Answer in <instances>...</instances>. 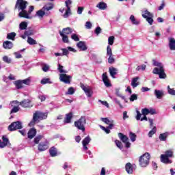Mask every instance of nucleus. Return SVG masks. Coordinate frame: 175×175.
Instances as JSON below:
<instances>
[{
  "label": "nucleus",
  "instance_id": "f03ea898",
  "mask_svg": "<svg viewBox=\"0 0 175 175\" xmlns=\"http://www.w3.org/2000/svg\"><path fill=\"white\" fill-rule=\"evenodd\" d=\"M49 116V112H42L40 111H36L33 114V119L29 122V126H33L36 122H39L43 120H46Z\"/></svg>",
  "mask_w": 175,
  "mask_h": 175
},
{
  "label": "nucleus",
  "instance_id": "c9c22d12",
  "mask_svg": "<svg viewBox=\"0 0 175 175\" xmlns=\"http://www.w3.org/2000/svg\"><path fill=\"white\" fill-rule=\"evenodd\" d=\"M27 27H28V23H27V22H22L19 25V29H21V31L27 29Z\"/></svg>",
  "mask_w": 175,
  "mask_h": 175
},
{
  "label": "nucleus",
  "instance_id": "603ef678",
  "mask_svg": "<svg viewBox=\"0 0 175 175\" xmlns=\"http://www.w3.org/2000/svg\"><path fill=\"white\" fill-rule=\"evenodd\" d=\"M153 17L154 16H149L148 18H145L148 24H150V25H152L154 23V19H152Z\"/></svg>",
  "mask_w": 175,
  "mask_h": 175
},
{
  "label": "nucleus",
  "instance_id": "a19ab883",
  "mask_svg": "<svg viewBox=\"0 0 175 175\" xmlns=\"http://www.w3.org/2000/svg\"><path fill=\"white\" fill-rule=\"evenodd\" d=\"M76 92V90L73 88V87H70L68 89V91L66 92V95H73L75 92Z\"/></svg>",
  "mask_w": 175,
  "mask_h": 175
},
{
  "label": "nucleus",
  "instance_id": "2eb2a0df",
  "mask_svg": "<svg viewBox=\"0 0 175 175\" xmlns=\"http://www.w3.org/2000/svg\"><path fill=\"white\" fill-rule=\"evenodd\" d=\"M102 79L105 87H111V83H110L109 77H107V72H104L103 74Z\"/></svg>",
  "mask_w": 175,
  "mask_h": 175
},
{
  "label": "nucleus",
  "instance_id": "6e6d98bb",
  "mask_svg": "<svg viewBox=\"0 0 175 175\" xmlns=\"http://www.w3.org/2000/svg\"><path fill=\"white\" fill-rule=\"evenodd\" d=\"M70 14V8H67V10H66L65 14L63 15V17L64 18H68L69 17V15Z\"/></svg>",
  "mask_w": 175,
  "mask_h": 175
},
{
  "label": "nucleus",
  "instance_id": "6e6552de",
  "mask_svg": "<svg viewBox=\"0 0 175 175\" xmlns=\"http://www.w3.org/2000/svg\"><path fill=\"white\" fill-rule=\"evenodd\" d=\"M21 128H23V124L21 123V122L17 121L12 123L8 126V130L13 131H16V129H21Z\"/></svg>",
  "mask_w": 175,
  "mask_h": 175
},
{
  "label": "nucleus",
  "instance_id": "9d476101",
  "mask_svg": "<svg viewBox=\"0 0 175 175\" xmlns=\"http://www.w3.org/2000/svg\"><path fill=\"white\" fill-rule=\"evenodd\" d=\"M81 88L84 91L85 94H86L88 98H91L92 96V88L88 85H85L84 84H81Z\"/></svg>",
  "mask_w": 175,
  "mask_h": 175
},
{
  "label": "nucleus",
  "instance_id": "dca6fc26",
  "mask_svg": "<svg viewBox=\"0 0 175 175\" xmlns=\"http://www.w3.org/2000/svg\"><path fill=\"white\" fill-rule=\"evenodd\" d=\"M168 46L171 51H175V39L174 38H168Z\"/></svg>",
  "mask_w": 175,
  "mask_h": 175
},
{
  "label": "nucleus",
  "instance_id": "0eeeda50",
  "mask_svg": "<svg viewBox=\"0 0 175 175\" xmlns=\"http://www.w3.org/2000/svg\"><path fill=\"white\" fill-rule=\"evenodd\" d=\"M172 157H173V151L167 150L165 154L161 155V161L163 163H172V160L169 159Z\"/></svg>",
  "mask_w": 175,
  "mask_h": 175
},
{
  "label": "nucleus",
  "instance_id": "de8ad7c7",
  "mask_svg": "<svg viewBox=\"0 0 175 175\" xmlns=\"http://www.w3.org/2000/svg\"><path fill=\"white\" fill-rule=\"evenodd\" d=\"M43 139V136L42 135H38L34 138V143L35 144H38L40 140Z\"/></svg>",
  "mask_w": 175,
  "mask_h": 175
},
{
  "label": "nucleus",
  "instance_id": "774afa93",
  "mask_svg": "<svg viewBox=\"0 0 175 175\" xmlns=\"http://www.w3.org/2000/svg\"><path fill=\"white\" fill-rule=\"evenodd\" d=\"M33 9H34L33 6H32V5L29 6V10L27 11L28 16H31L30 14H31V13H32V12H33Z\"/></svg>",
  "mask_w": 175,
  "mask_h": 175
},
{
  "label": "nucleus",
  "instance_id": "a211bd4d",
  "mask_svg": "<svg viewBox=\"0 0 175 175\" xmlns=\"http://www.w3.org/2000/svg\"><path fill=\"white\" fill-rule=\"evenodd\" d=\"M77 47H78V49H79V50L81 51H85V50H87V49H88L87 47V45L85 44V42H84L83 41L79 42L77 44Z\"/></svg>",
  "mask_w": 175,
  "mask_h": 175
},
{
  "label": "nucleus",
  "instance_id": "b1692460",
  "mask_svg": "<svg viewBox=\"0 0 175 175\" xmlns=\"http://www.w3.org/2000/svg\"><path fill=\"white\" fill-rule=\"evenodd\" d=\"M142 16L144 18H148V17H154V15L147 10H143L142 12Z\"/></svg>",
  "mask_w": 175,
  "mask_h": 175
},
{
  "label": "nucleus",
  "instance_id": "4be33fe9",
  "mask_svg": "<svg viewBox=\"0 0 175 175\" xmlns=\"http://www.w3.org/2000/svg\"><path fill=\"white\" fill-rule=\"evenodd\" d=\"M3 46L5 50H10V49H13V42L10 41H5L3 43Z\"/></svg>",
  "mask_w": 175,
  "mask_h": 175
},
{
  "label": "nucleus",
  "instance_id": "58836bf2",
  "mask_svg": "<svg viewBox=\"0 0 175 175\" xmlns=\"http://www.w3.org/2000/svg\"><path fill=\"white\" fill-rule=\"evenodd\" d=\"M51 157H56L57 156V149L55 148L52 147L49 150Z\"/></svg>",
  "mask_w": 175,
  "mask_h": 175
},
{
  "label": "nucleus",
  "instance_id": "ea45409f",
  "mask_svg": "<svg viewBox=\"0 0 175 175\" xmlns=\"http://www.w3.org/2000/svg\"><path fill=\"white\" fill-rule=\"evenodd\" d=\"M27 43L29 44L30 45L38 44V42H36V40H35L33 38L31 37L27 38Z\"/></svg>",
  "mask_w": 175,
  "mask_h": 175
},
{
  "label": "nucleus",
  "instance_id": "3c124183",
  "mask_svg": "<svg viewBox=\"0 0 175 175\" xmlns=\"http://www.w3.org/2000/svg\"><path fill=\"white\" fill-rule=\"evenodd\" d=\"M129 137L131 140V142H135L136 141V135L132 132L129 133Z\"/></svg>",
  "mask_w": 175,
  "mask_h": 175
},
{
  "label": "nucleus",
  "instance_id": "a18cd8bd",
  "mask_svg": "<svg viewBox=\"0 0 175 175\" xmlns=\"http://www.w3.org/2000/svg\"><path fill=\"white\" fill-rule=\"evenodd\" d=\"M71 39H72V40H75V42L80 41V38H79V36L76 33H72L71 35Z\"/></svg>",
  "mask_w": 175,
  "mask_h": 175
},
{
  "label": "nucleus",
  "instance_id": "37998d69",
  "mask_svg": "<svg viewBox=\"0 0 175 175\" xmlns=\"http://www.w3.org/2000/svg\"><path fill=\"white\" fill-rule=\"evenodd\" d=\"M167 92L170 95H172L173 96H175V90L174 88H171L170 85L167 86Z\"/></svg>",
  "mask_w": 175,
  "mask_h": 175
},
{
  "label": "nucleus",
  "instance_id": "4468645a",
  "mask_svg": "<svg viewBox=\"0 0 175 175\" xmlns=\"http://www.w3.org/2000/svg\"><path fill=\"white\" fill-rule=\"evenodd\" d=\"M49 148V142L45 139L43 142H40L38 145L39 151H45Z\"/></svg>",
  "mask_w": 175,
  "mask_h": 175
},
{
  "label": "nucleus",
  "instance_id": "0e129e2a",
  "mask_svg": "<svg viewBox=\"0 0 175 175\" xmlns=\"http://www.w3.org/2000/svg\"><path fill=\"white\" fill-rule=\"evenodd\" d=\"M85 28L87 29H91V28H92V23H91L90 21L86 22Z\"/></svg>",
  "mask_w": 175,
  "mask_h": 175
},
{
  "label": "nucleus",
  "instance_id": "412c9836",
  "mask_svg": "<svg viewBox=\"0 0 175 175\" xmlns=\"http://www.w3.org/2000/svg\"><path fill=\"white\" fill-rule=\"evenodd\" d=\"M109 75L112 79H116V75H117V72L118 70L114 67H110L109 69Z\"/></svg>",
  "mask_w": 175,
  "mask_h": 175
},
{
  "label": "nucleus",
  "instance_id": "338daca9",
  "mask_svg": "<svg viewBox=\"0 0 175 175\" xmlns=\"http://www.w3.org/2000/svg\"><path fill=\"white\" fill-rule=\"evenodd\" d=\"M100 128L103 129V131H105L106 133H110V130L109 129V127H105L103 126H100Z\"/></svg>",
  "mask_w": 175,
  "mask_h": 175
},
{
  "label": "nucleus",
  "instance_id": "cd10ccee",
  "mask_svg": "<svg viewBox=\"0 0 175 175\" xmlns=\"http://www.w3.org/2000/svg\"><path fill=\"white\" fill-rule=\"evenodd\" d=\"M32 35H33V31L29 29V30H26L25 31L24 35H21V38H22V39H25L27 38V36L29 37Z\"/></svg>",
  "mask_w": 175,
  "mask_h": 175
},
{
  "label": "nucleus",
  "instance_id": "79ce46f5",
  "mask_svg": "<svg viewBox=\"0 0 175 175\" xmlns=\"http://www.w3.org/2000/svg\"><path fill=\"white\" fill-rule=\"evenodd\" d=\"M156 133H157V127H156V126H154V127L152 128V129L150 131H149V133H148V136L149 137H152V135H155Z\"/></svg>",
  "mask_w": 175,
  "mask_h": 175
},
{
  "label": "nucleus",
  "instance_id": "f3484780",
  "mask_svg": "<svg viewBox=\"0 0 175 175\" xmlns=\"http://www.w3.org/2000/svg\"><path fill=\"white\" fill-rule=\"evenodd\" d=\"M90 142H91V138L90 137V136L86 137L82 141L83 150H85V151H87V150H88V147H87V146H88V144H90Z\"/></svg>",
  "mask_w": 175,
  "mask_h": 175
},
{
  "label": "nucleus",
  "instance_id": "09e8293b",
  "mask_svg": "<svg viewBox=\"0 0 175 175\" xmlns=\"http://www.w3.org/2000/svg\"><path fill=\"white\" fill-rule=\"evenodd\" d=\"M21 81H22L23 85H24V84H25V85H29V84H31V79H29V78L21 80Z\"/></svg>",
  "mask_w": 175,
  "mask_h": 175
},
{
  "label": "nucleus",
  "instance_id": "423d86ee",
  "mask_svg": "<svg viewBox=\"0 0 175 175\" xmlns=\"http://www.w3.org/2000/svg\"><path fill=\"white\" fill-rule=\"evenodd\" d=\"M87 123V120L85 119V116H81L79 120L75 122V126L77 128V129H79V131H82V132H84L85 131V127H84V125Z\"/></svg>",
  "mask_w": 175,
  "mask_h": 175
},
{
  "label": "nucleus",
  "instance_id": "4c0bfd02",
  "mask_svg": "<svg viewBox=\"0 0 175 175\" xmlns=\"http://www.w3.org/2000/svg\"><path fill=\"white\" fill-rule=\"evenodd\" d=\"M101 121H103V122H105V124H107V125H109V124H111V122H114V120H109L107 118H100Z\"/></svg>",
  "mask_w": 175,
  "mask_h": 175
},
{
  "label": "nucleus",
  "instance_id": "9b49d317",
  "mask_svg": "<svg viewBox=\"0 0 175 175\" xmlns=\"http://www.w3.org/2000/svg\"><path fill=\"white\" fill-rule=\"evenodd\" d=\"M118 137L120 140L126 144V148H129L131 147V142H128L129 139L128 137L126 135H124V134L119 133H118Z\"/></svg>",
  "mask_w": 175,
  "mask_h": 175
},
{
  "label": "nucleus",
  "instance_id": "473e14b6",
  "mask_svg": "<svg viewBox=\"0 0 175 175\" xmlns=\"http://www.w3.org/2000/svg\"><path fill=\"white\" fill-rule=\"evenodd\" d=\"M129 20L133 24V25H139V24H140V21L136 20V18H135V16L133 15H131Z\"/></svg>",
  "mask_w": 175,
  "mask_h": 175
},
{
  "label": "nucleus",
  "instance_id": "1a4fd4ad",
  "mask_svg": "<svg viewBox=\"0 0 175 175\" xmlns=\"http://www.w3.org/2000/svg\"><path fill=\"white\" fill-rule=\"evenodd\" d=\"M59 80L65 84H70V80H72V76L66 74L59 75Z\"/></svg>",
  "mask_w": 175,
  "mask_h": 175
},
{
  "label": "nucleus",
  "instance_id": "bf43d9fd",
  "mask_svg": "<svg viewBox=\"0 0 175 175\" xmlns=\"http://www.w3.org/2000/svg\"><path fill=\"white\" fill-rule=\"evenodd\" d=\"M115 143H116L117 147H118V148H120V150H122V143L120 141H119V140H116V141H115Z\"/></svg>",
  "mask_w": 175,
  "mask_h": 175
},
{
  "label": "nucleus",
  "instance_id": "72a5a7b5",
  "mask_svg": "<svg viewBox=\"0 0 175 175\" xmlns=\"http://www.w3.org/2000/svg\"><path fill=\"white\" fill-rule=\"evenodd\" d=\"M139 80V77H135L133 78L132 81H131V85L133 88H136L139 85V83H137V81Z\"/></svg>",
  "mask_w": 175,
  "mask_h": 175
},
{
  "label": "nucleus",
  "instance_id": "4d7b16f0",
  "mask_svg": "<svg viewBox=\"0 0 175 175\" xmlns=\"http://www.w3.org/2000/svg\"><path fill=\"white\" fill-rule=\"evenodd\" d=\"M146 64H142L141 66H138L136 68V70L140 71V70H146Z\"/></svg>",
  "mask_w": 175,
  "mask_h": 175
},
{
  "label": "nucleus",
  "instance_id": "aec40b11",
  "mask_svg": "<svg viewBox=\"0 0 175 175\" xmlns=\"http://www.w3.org/2000/svg\"><path fill=\"white\" fill-rule=\"evenodd\" d=\"M72 32H73V29L70 27H66V28H64L62 31H59V33L61 34L62 33L66 36V35H70Z\"/></svg>",
  "mask_w": 175,
  "mask_h": 175
},
{
  "label": "nucleus",
  "instance_id": "bb28decb",
  "mask_svg": "<svg viewBox=\"0 0 175 175\" xmlns=\"http://www.w3.org/2000/svg\"><path fill=\"white\" fill-rule=\"evenodd\" d=\"M36 136V129H31L28 132V138L29 139H33Z\"/></svg>",
  "mask_w": 175,
  "mask_h": 175
},
{
  "label": "nucleus",
  "instance_id": "e2e57ef3",
  "mask_svg": "<svg viewBox=\"0 0 175 175\" xmlns=\"http://www.w3.org/2000/svg\"><path fill=\"white\" fill-rule=\"evenodd\" d=\"M49 69H50V66L47 64H43L42 70L43 72H49Z\"/></svg>",
  "mask_w": 175,
  "mask_h": 175
},
{
  "label": "nucleus",
  "instance_id": "39448f33",
  "mask_svg": "<svg viewBox=\"0 0 175 175\" xmlns=\"http://www.w3.org/2000/svg\"><path fill=\"white\" fill-rule=\"evenodd\" d=\"M139 163L142 167H146L150 163V154L146 152L142 155L139 159Z\"/></svg>",
  "mask_w": 175,
  "mask_h": 175
},
{
  "label": "nucleus",
  "instance_id": "f257e3e1",
  "mask_svg": "<svg viewBox=\"0 0 175 175\" xmlns=\"http://www.w3.org/2000/svg\"><path fill=\"white\" fill-rule=\"evenodd\" d=\"M28 5V2L24 0H17L15 8L18 9V11L21 12L18 14L19 17H23L24 18H32V16H28V13L27 12V6Z\"/></svg>",
  "mask_w": 175,
  "mask_h": 175
},
{
  "label": "nucleus",
  "instance_id": "49530a36",
  "mask_svg": "<svg viewBox=\"0 0 175 175\" xmlns=\"http://www.w3.org/2000/svg\"><path fill=\"white\" fill-rule=\"evenodd\" d=\"M107 55L109 57L110 55H113V51L111 50V47L110 45L107 46Z\"/></svg>",
  "mask_w": 175,
  "mask_h": 175
},
{
  "label": "nucleus",
  "instance_id": "f8f14e48",
  "mask_svg": "<svg viewBox=\"0 0 175 175\" xmlns=\"http://www.w3.org/2000/svg\"><path fill=\"white\" fill-rule=\"evenodd\" d=\"M2 140L3 142L0 140V148H5L6 146H11L10 142H9V139L6 137V136L3 135L2 137Z\"/></svg>",
  "mask_w": 175,
  "mask_h": 175
},
{
  "label": "nucleus",
  "instance_id": "c756f323",
  "mask_svg": "<svg viewBox=\"0 0 175 175\" xmlns=\"http://www.w3.org/2000/svg\"><path fill=\"white\" fill-rule=\"evenodd\" d=\"M96 8L100 9V10H105V9H107V4H106V3L105 2L101 1L96 5Z\"/></svg>",
  "mask_w": 175,
  "mask_h": 175
},
{
  "label": "nucleus",
  "instance_id": "5fc2aeb1",
  "mask_svg": "<svg viewBox=\"0 0 175 175\" xmlns=\"http://www.w3.org/2000/svg\"><path fill=\"white\" fill-rule=\"evenodd\" d=\"M142 113L143 116H147L148 114H150V109L147 108L142 109Z\"/></svg>",
  "mask_w": 175,
  "mask_h": 175
},
{
  "label": "nucleus",
  "instance_id": "69168bd1",
  "mask_svg": "<svg viewBox=\"0 0 175 175\" xmlns=\"http://www.w3.org/2000/svg\"><path fill=\"white\" fill-rule=\"evenodd\" d=\"M96 35H99L102 32V29L100 27H97L94 31Z\"/></svg>",
  "mask_w": 175,
  "mask_h": 175
},
{
  "label": "nucleus",
  "instance_id": "c85d7f7f",
  "mask_svg": "<svg viewBox=\"0 0 175 175\" xmlns=\"http://www.w3.org/2000/svg\"><path fill=\"white\" fill-rule=\"evenodd\" d=\"M167 136H169V132H165L164 133L160 134L159 139L161 142H166V139H167Z\"/></svg>",
  "mask_w": 175,
  "mask_h": 175
},
{
  "label": "nucleus",
  "instance_id": "7ed1b4c3",
  "mask_svg": "<svg viewBox=\"0 0 175 175\" xmlns=\"http://www.w3.org/2000/svg\"><path fill=\"white\" fill-rule=\"evenodd\" d=\"M153 65L157 67L153 69L152 73H154V75H159V79H166L167 75L166 73L165 72L163 64L159 62L153 60Z\"/></svg>",
  "mask_w": 175,
  "mask_h": 175
},
{
  "label": "nucleus",
  "instance_id": "13d9d810",
  "mask_svg": "<svg viewBox=\"0 0 175 175\" xmlns=\"http://www.w3.org/2000/svg\"><path fill=\"white\" fill-rule=\"evenodd\" d=\"M109 58H108V63L109 64H114L115 62V59H114V55H110V56H108Z\"/></svg>",
  "mask_w": 175,
  "mask_h": 175
},
{
  "label": "nucleus",
  "instance_id": "052dcab7",
  "mask_svg": "<svg viewBox=\"0 0 175 175\" xmlns=\"http://www.w3.org/2000/svg\"><path fill=\"white\" fill-rule=\"evenodd\" d=\"M131 102H134L135 100H137V95L136 94H133L130 97Z\"/></svg>",
  "mask_w": 175,
  "mask_h": 175
},
{
  "label": "nucleus",
  "instance_id": "c03bdc74",
  "mask_svg": "<svg viewBox=\"0 0 175 175\" xmlns=\"http://www.w3.org/2000/svg\"><path fill=\"white\" fill-rule=\"evenodd\" d=\"M53 82L50 81L49 78H44L41 80V84H51Z\"/></svg>",
  "mask_w": 175,
  "mask_h": 175
},
{
  "label": "nucleus",
  "instance_id": "680f3d73",
  "mask_svg": "<svg viewBox=\"0 0 175 175\" xmlns=\"http://www.w3.org/2000/svg\"><path fill=\"white\" fill-rule=\"evenodd\" d=\"M65 3L66 8H67V9H70V5H72V0H66Z\"/></svg>",
  "mask_w": 175,
  "mask_h": 175
},
{
  "label": "nucleus",
  "instance_id": "6ab92c4d",
  "mask_svg": "<svg viewBox=\"0 0 175 175\" xmlns=\"http://www.w3.org/2000/svg\"><path fill=\"white\" fill-rule=\"evenodd\" d=\"M72 118H73V113H72V112L67 113L64 120V124H70V122L72 121Z\"/></svg>",
  "mask_w": 175,
  "mask_h": 175
},
{
  "label": "nucleus",
  "instance_id": "ddd939ff",
  "mask_svg": "<svg viewBox=\"0 0 175 175\" xmlns=\"http://www.w3.org/2000/svg\"><path fill=\"white\" fill-rule=\"evenodd\" d=\"M20 103L17 100L11 102V106L13 107L11 110V113H17L20 110Z\"/></svg>",
  "mask_w": 175,
  "mask_h": 175
},
{
  "label": "nucleus",
  "instance_id": "a878e982",
  "mask_svg": "<svg viewBox=\"0 0 175 175\" xmlns=\"http://www.w3.org/2000/svg\"><path fill=\"white\" fill-rule=\"evenodd\" d=\"M14 84L17 90H21V88H24V85L23 83V81L17 80L14 82Z\"/></svg>",
  "mask_w": 175,
  "mask_h": 175
},
{
  "label": "nucleus",
  "instance_id": "393cba45",
  "mask_svg": "<svg viewBox=\"0 0 175 175\" xmlns=\"http://www.w3.org/2000/svg\"><path fill=\"white\" fill-rule=\"evenodd\" d=\"M125 169L129 174H132L133 173V167L131 163H127L126 164Z\"/></svg>",
  "mask_w": 175,
  "mask_h": 175
},
{
  "label": "nucleus",
  "instance_id": "f704fd0d",
  "mask_svg": "<svg viewBox=\"0 0 175 175\" xmlns=\"http://www.w3.org/2000/svg\"><path fill=\"white\" fill-rule=\"evenodd\" d=\"M60 36H62V42H64V43H69V38L68 37V36L64 35V33H60Z\"/></svg>",
  "mask_w": 175,
  "mask_h": 175
},
{
  "label": "nucleus",
  "instance_id": "e433bc0d",
  "mask_svg": "<svg viewBox=\"0 0 175 175\" xmlns=\"http://www.w3.org/2000/svg\"><path fill=\"white\" fill-rule=\"evenodd\" d=\"M16 38V33L12 32L7 34V39H9L10 40H14Z\"/></svg>",
  "mask_w": 175,
  "mask_h": 175
},
{
  "label": "nucleus",
  "instance_id": "2f4dec72",
  "mask_svg": "<svg viewBox=\"0 0 175 175\" xmlns=\"http://www.w3.org/2000/svg\"><path fill=\"white\" fill-rule=\"evenodd\" d=\"M154 95L157 99H162L163 92L162 90H154Z\"/></svg>",
  "mask_w": 175,
  "mask_h": 175
},
{
  "label": "nucleus",
  "instance_id": "20e7f679",
  "mask_svg": "<svg viewBox=\"0 0 175 175\" xmlns=\"http://www.w3.org/2000/svg\"><path fill=\"white\" fill-rule=\"evenodd\" d=\"M54 5L52 3L47 4L45 6H44L41 10H39L36 13V16L38 17L39 18L42 19L44 16H49L50 14L49 10H51V9H53Z\"/></svg>",
  "mask_w": 175,
  "mask_h": 175
},
{
  "label": "nucleus",
  "instance_id": "864d4df0",
  "mask_svg": "<svg viewBox=\"0 0 175 175\" xmlns=\"http://www.w3.org/2000/svg\"><path fill=\"white\" fill-rule=\"evenodd\" d=\"M3 61H4L6 64H11L12 62V59H10L9 57L8 56H4L3 57Z\"/></svg>",
  "mask_w": 175,
  "mask_h": 175
},
{
  "label": "nucleus",
  "instance_id": "7c9ffc66",
  "mask_svg": "<svg viewBox=\"0 0 175 175\" xmlns=\"http://www.w3.org/2000/svg\"><path fill=\"white\" fill-rule=\"evenodd\" d=\"M57 70L59 72L60 75H65L66 73H68V70H65L64 66L60 64L57 65Z\"/></svg>",
  "mask_w": 175,
  "mask_h": 175
},
{
  "label": "nucleus",
  "instance_id": "8fccbe9b",
  "mask_svg": "<svg viewBox=\"0 0 175 175\" xmlns=\"http://www.w3.org/2000/svg\"><path fill=\"white\" fill-rule=\"evenodd\" d=\"M108 44L109 46H113L114 44V36H111L108 38Z\"/></svg>",
  "mask_w": 175,
  "mask_h": 175
},
{
  "label": "nucleus",
  "instance_id": "5701e85b",
  "mask_svg": "<svg viewBox=\"0 0 175 175\" xmlns=\"http://www.w3.org/2000/svg\"><path fill=\"white\" fill-rule=\"evenodd\" d=\"M19 105L22 106V107H31V101L29 100H23L22 102L19 103Z\"/></svg>",
  "mask_w": 175,
  "mask_h": 175
}]
</instances>
